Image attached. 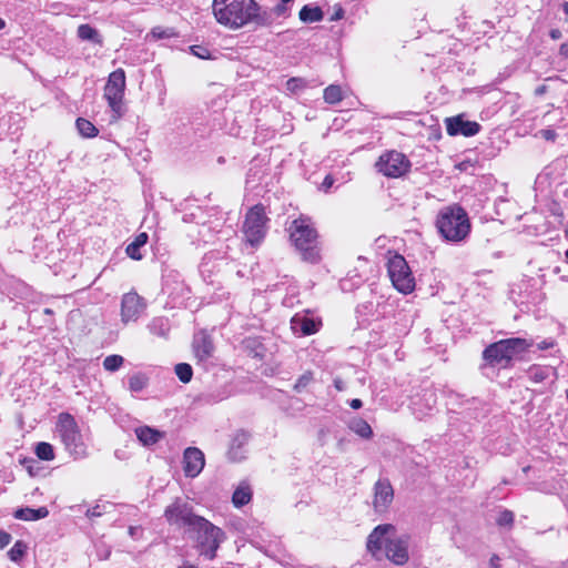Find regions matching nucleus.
Listing matches in <instances>:
<instances>
[{"label": "nucleus", "mask_w": 568, "mask_h": 568, "mask_svg": "<svg viewBox=\"0 0 568 568\" xmlns=\"http://www.w3.org/2000/svg\"><path fill=\"white\" fill-rule=\"evenodd\" d=\"M212 13L219 24L232 31L250 24L266 27L271 23L268 14L255 0H213Z\"/></svg>", "instance_id": "1"}, {"label": "nucleus", "mask_w": 568, "mask_h": 568, "mask_svg": "<svg viewBox=\"0 0 568 568\" xmlns=\"http://www.w3.org/2000/svg\"><path fill=\"white\" fill-rule=\"evenodd\" d=\"M409 535L397 536L394 525L382 524L368 535L366 549L377 560L385 557L394 565L403 566L409 560Z\"/></svg>", "instance_id": "2"}, {"label": "nucleus", "mask_w": 568, "mask_h": 568, "mask_svg": "<svg viewBox=\"0 0 568 568\" xmlns=\"http://www.w3.org/2000/svg\"><path fill=\"white\" fill-rule=\"evenodd\" d=\"M290 239L304 261H320L318 235L312 221L306 216L294 220L290 225Z\"/></svg>", "instance_id": "3"}, {"label": "nucleus", "mask_w": 568, "mask_h": 568, "mask_svg": "<svg viewBox=\"0 0 568 568\" xmlns=\"http://www.w3.org/2000/svg\"><path fill=\"white\" fill-rule=\"evenodd\" d=\"M439 234L449 242H462L470 232L467 212L459 205H449L439 210L436 217Z\"/></svg>", "instance_id": "4"}, {"label": "nucleus", "mask_w": 568, "mask_h": 568, "mask_svg": "<svg viewBox=\"0 0 568 568\" xmlns=\"http://www.w3.org/2000/svg\"><path fill=\"white\" fill-rule=\"evenodd\" d=\"M54 430L70 456L74 459H82L88 456L83 434L71 414L60 413L57 417Z\"/></svg>", "instance_id": "5"}, {"label": "nucleus", "mask_w": 568, "mask_h": 568, "mask_svg": "<svg viewBox=\"0 0 568 568\" xmlns=\"http://www.w3.org/2000/svg\"><path fill=\"white\" fill-rule=\"evenodd\" d=\"M530 345L529 342L519 337L501 339L487 346L483 357L491 366L506 367L517 355L526 352Z\"/></svg>", "instance_id": "6"}, {"label": "nucleus", "mask_w": 568, "mask_h": 568, "mask_svg": "<svg viewBox=\"0 0 568 568\" xmlns=\"http://www.w3.org/2000/svg\"><path fill=\"white\" fill-rule=\"evenodd\" d=\"M387 273L393 286L403 294L415 290V278L405 257L397 253H387Z\"/></svg>", "instance_id": "7"}, {"label": "nucleus", "mask_w": 568, "mask_h": 568, "mask_svg": "<svg viewBox=\"0 0 568 568\" xmlns=\"http://www.w3.org/2000/svg\"><path fill=\"white\" fill-rule=\"evenodd\" d=\"M192 530L197 534L201 554L212 560L216 556L220 545L225 539L224 531L203 517L197 520Z\"/></svg>", "instance_id": "8"}, {"label": "nucleus", "mask_w": 568, "mask_h": 568, "mask_svg": "<svg viewBox=\"0 0 568 568\" xmlns=\"http://www.w3.org/2000/svg\"><path fill=\"white\" fill-rule=\"evenodd\" d=\"M267 222L268 217L262 204L251 207L245 215L242 226L245 241L252 246L258 245L265 237Z\"/></svg>", "instance_id": "9"}, {"label": "nucleus", "mask_w": 568, "mask_h": 568, "mask_svg": "<svg viewBox=\"0 0 568 568\" xmlns=\"http://www.w3.org/2000/svg\"><path fill=\"white\" fill-rule=\"evenodd\" d=\"M125 90V73L122 69H118L110 73L108 82L104 87V98L111 108L113 115L112 120H119L123 113V97Z\"/></svg>", "instance_id": "10"}, {"label": "nucleus", "mask_w": 568, "mask_h": 568, "mask_svg": "<svg viewBox=\"0 0 568 568\" xmlns=\"http://www.w3.org/2000/svg\"><path fill=\"white\" fill-rule=\"evenodd\" d=\"M375 166L387 178H399L408 172L410 163L403 153L389 151L379 156Z\"/></svg>", "instance_id": "11"}, {"label": "nucleus", "mask_w": 568, "mask_h": 568, "mask_svg": "<svg viewBox=\"0 0 568 568\" xmlns=\"http://www.w3.org/2000/svg\"><path fill=\"white\" fill-rule=\"evenodd\" d=\"M164 516L170 525L187 526L191 529L202 517L193 514L191 506L180 499L165 508Z\"/></svg>", "instance_id": "12"}, {"label": "nucleus", "mask_w": 568, "mask_h": 568, "mask_svg": "<svg viewBox=\"0 0 568 568\" xmlns=\"http://www.w3.org/2000/svg\"><path fill=\"white\" fill-rule=\"evenodd\" d=\"M145 308L146 303L138 293H125L121 298V322L124 325L136 322Z\"/></svg>", "instance_id": "13"}, {"label": "nucleus", "mask_w": 568, "mask_h": 568, "mask_svg": "<svg viewBox=\"0 0 568 568\" xmlns=\"http://www.w3.org/2000/svg\"><path fill=\"white\" fill-rule=\"evenodd\" d=\"M394 499V490L387 479H379L374 486L373 506L375 511L385 513Z\"/></svg>", "instance_id": "14"}, {"label": "nucleus", "mask_w": 568, "mask_h": 568, "mask_svg": "<svg viewBox=\"0 0 568 568\" xmlns=\"http://www.w3.org/2000/svg\"><path fill=\"white\" fill-rule=\"evenodd\" d=\"M205 465L204 454L196 447H189L183 454V470L187 477H196Z\"/></svg>", "instance_id": "15"}, {"label": "nucleus", "mask_w": 568, "mask_h": 568, "mask_svg": "<svg viewBox=\"0 0 568 568\" xmlns=\"http://www.w3.org/2000/svg\"><path fill=\"white\" fill-rule=\"evenodd\" d=\"M480 125L474 121H467L463 115L446 119V130L449 135L462 134L473 136L479 132Z\"/></svg>", "instance_id": "16"}, {"label": "nucleus", "mask_w": 568, "mask_h": 568, "mask_svg": "<svg viewBox=\"0 0 568 568\" xmlns=\"http://www.w3.org/2000/svg\"><path fill=\"white\" fill-rule=\"evenodd\" d=\"M321 324L320 320H315L307 314H296L291 320V327L293 332L301 333L302 335H312L316 333Z\"/></svg>", "instance_id": "17"}, {"label": "nucleus", "mask_w": 568, "mask_h": 568, "mask_svg": "<svg viewBox=\"0 0 568 568\" xmlns=\"http://www.w3.org/2000/svg\"><path fill=\"white\" fill-rule=\"evenodd\" d=\"M193 351L200 362H205L213 356L214 345L211 337L204 332L194 335Z\"/></svg>", "instance_id": "18"}, {"label": "nucleus", "mask_w": 568, "mask_h": 568, "mask_svg": "<svg viewBox=\"0 0 568 568\" xmlns=\"http://www.w3.org/2000/svg\"><path fill=\"white\" fill-rule=\"evenodd\" d=\"M135 435L140 443L144 446L154 445L163 437V433L149 426H141L135 428Z\"/></svg>", "instance_id": "19"}, {"label": "nucleus", "mask_w": 568, "mask_h": 568, "mask_svg": "<svg viewBox=\"0 0 568 568\" xmlns=\"http://www.w3.org/2000/svg\"><path fill=\"white\" fill-rule=\"evenodd\" d=\"M348 427L352 432L364 439H369L373 436V430L369 424L361 417H355L349 420Z\"/></svg>", "instance_id": "20"}, {"label": "nucleus", "mask_w": 568, "mask_h": 568, "mask_svg": "<svg viewBox=\"0 0 568 568\" xmlns=\"http://www.w3.org/2000/svg\"><path fill=\"white\" fill-rule=\"evenodd\" d=\"M48 515L49 511L45 507H40L38 509L20 508L14 513V517L21 520H38L45 518Z\"/></svg>", "instance_id": "21"}, {"label": "nucleus", "mask_w": 568, "mask_h": 568, "mask_svg": "<svg viewBox=\"0 0 568 568\" xmlns=\"http://www.w3.org/2000/svg\"><path fill=\"white\" fill-rule=\"evenodd\" d=\"M252 499V490L248 485H240L232 496V503L235 507L240 508L247 505Z\"/></svg>", "instance_id": "22"}, {"label": "nucleus", "mask_w": 568, "mask_h": 568, "mask_svg": "<svg viewBox=\"0 0 568 568\" xmlns=\"http://www.w3.org/2000/svg\"><path fill=\"white\" fill-rule=\"evenodd\" d=\"M298 17L304 23L318 22L323 19V11L320 7L304 6L300 11Z\"/></svg>", "instance_id": "23"}, {"label": "nucleus", "mask_w": 568, "mask_h": 568, "mask_svg": "<svg viewBox=\"0 0 568 568\" xmlns=\"http://www.w3.org/2000/svg\"><path fill=\"white\" fill-rule=\"evenodd\" d=\"M78 37L83 41H91L97 44H102V38L100 37L97 29L90 24H80L78 27Z\"/></svg>", "instance_id": "24"}, {"label": "nucleus", "mask_w": 568, "mask_h": 568, "mask_svg": "<svg viewBox=\"0 0 568 568\" xmlns=\"http://www.w3.org/2000/svg\"><path fill=\"white\" fill-rule=\"evenodd\" d=\"M148 239L149 236L144 232L136 235L134 241L128 245L126 254L133 260H141L142 255L140 253V247L146 244Z\"/></svg>", "instance_id": "25"}, {"label": "nucleus", "mask_w": 568, "mask_h": 568, "mask_svg": "<svg viewBox=\"0 0 568 568\" xmlns=\"http://www.w3.org/2000/svg\"><path fill=\"white\" fill-rule=\"evenodd\" d=\"M323 98L329 104H336L343 100V91L339 85L331 84L324 90Z\"/></svg>", "instance_id": "26"}, {"label": "nucleus", "mask_w": 568, "mask_h": 568, "mask_svg": "<svg viewBox=\"0 0 568 568\" xmlns=\"http://www.w3.org/2000/svg\"><path fill=\"white\" fill-rule=\"evenodd\" d=\"M36 455L39 459L45 460V462H51L55 457L53 446L45 442H41V443L37 444Z\"/></svg>", "instance_id": "27"}, {"label": "nucleus", "mask_w": 568, "mask_h": 568, "mask_svg": "<svg viewBox=\"0 0 568 568\" xmlns=\"http://www.w3.org/2000/svg\"><path fill=\"white\" fill-rule=\"evenodd\" d=\"M77 129L84 138H94L98 135V129L89 121L82 118L77 120Z\"/></svg>", "instance_id": "28"}, {"label": "nucleus", "mask_w": 568, "mask_h": 568, "mask_svg": "<svg viewBox=\"0 0 568 568\" xmlns=\"http://www.w3.org/2000/svg\"><path fill=\"white\" fill-rule=\"evenodd\" d=\"M146 383L148 378L145 377V375L138 373L129 378V388L131 392L138 393L141 392L146 386Z\"/></svg>", "instance_id": "29"}, {"label": "nucleus", "mask_w": 568, "mask_h": 568, "mask_svg": "<svg viewBox=\"0 0 568 568\" xmlns=\"http://www.w3.org/2000/svg\"><path fill=\"white\" fill-rule=\"evenodd\" d=\"M124 362V358L121 355H109L103 361L104 369L109 372L118 371Z\"/></svg>", "instance_id": "30"}, {"label": "nucleus", "mask_w": 568, "mask_h": 568, "mask_svg": "<svg viewBox=\"0 0 568 568\" xmlns=\"http://www.w3.org/2000/svg\"><path fill=\"white\" fill-rule=\"evenodd\" d=\"M26 551L27 545L23 541L18 540L16 541L13 547L8 551V556L12 561L18 562L24 556Z\"/></svg>", "instance_id": "31"}, {"label": "nucleus", "mask_w": 568, "mask_h": 568, "mask_svg": "<svg viewBox=\"0 0 568 568\" xmlns=\"http://www.w3.org/2000/svg\"><path fill=\"white\" fill-rule=\"evenodd\" d=\"M175 374L182 383H189L192 378V367L186 363H180L175 366Z\"/></svg>", "instance_id": "32"}, {"label": "nucleus", "mask_w": 568, "mask_h": 568, "mask_svg": "<svg viewBox=\"0 0 568 568\" xmlns=\"http://www.w3.org/2000/svg\"><path fill=\"white\" fill-rule=\"evenodd\" d=\"M496 523L498 526L511 527L514 523V513L507 509L500 511Z\"/></svg>", "instance_id": "33"}, {"label": "nucleus", "mask_w": 568, "mask_h": 568, "mask_svg": "<svg viewBox=\"0 0 568 568\" xmlns=\"http://www.w3.org/2000/svg\"><path fill=\"white\" fill-rule=\"evenodd\" d=\"M305 87L306 82L302 78H291L286 81V89L292 93H296Z\"/></svg>", "instance_id": "34"}, {"label": "nucleus", "mask_w": 568, "mask_h": 568, "mask_svg": "<svg viewBox=\"0 0 568 568\" xmlns=\"http://www.w3.org/2000/svg\"><path fill=\"white\" fill-rule=\"evenodd\" d=\"M294 0H280V3L273 8V12L276 17H286L288 14V4L293 3Z\"/></svg>", "instance_id": "35"}, {"label": "nucleus", "mask_w": 568, "mask_h": 568, "mask_svg": "<svg viewBox=\"0 0 568 568\" xmlns=\"http://www.w3.org/2000/svg\"><path fill=\"white\" fill-rule=\"evenodd\" d=\"M313 379V374L311 372H306L298 377L294 385V389L301 392L304 389Z\"/></svg>", "instance_id": "36"}, {"label": "nucleus", "mask_w": 568, "mask_h": 568, "mask_svg": "<svg viewBox=\"0 0 568 568\" xmlns=\"http://www.w3.org/2000/svg\"><path fill=\"white\" fill-rule=\"evenodd\" d=\"M248 440V434L245 432H239L235 434V436L232 439L231 444V452L233 453L235 447H241L242 445L246 444Z\"/></svg>", "instance_id": "37"}, {"label": "nucleus", "mask_w": 568, "mask_h": 568, "mask_svg": "<svg viewBox=\"0 0 568 568\" xmlns=\"http://www.w3.org/2000/svg\"><path fill=\"white\" fill-rule=\"evenodd\" d=\"M108 507H110L108 503L98 504L94 507L87 510V516L90 518L100 517L102 514L106 513Z\"/></svg>", "instance_id": "38"}, {"label": "nucleus", "mask_w": 568, "mask_h": 568, "mask_svg": "<svg viewBox=\"0 0 568 568\" xmlns=\"http://www.w3.org/2000/svg\"><path fill=\"white\" fill-rule=\"evenodd\" d=\"M529 375L535 382H541L547 377L546 371L540 367L530 368Z\"/></svg>", "instance_id": "39"}, {"label": "nucleus", "mask_w": 568, "mask_h": 568, "mask_svg": "<svg viewBox=\"0 0 568 568\" xmlns=\"http://www.w3.org/2000/svg\"><path fill=\"white\" fill-rule=\"evenodd\" d=\"M192 54H194L195 57L197 58H201V59H209L210 58V51L204 48V47H201V45H192L190 48Z\"/></svg>", "instance_id": "40"}, {"label": "nucleus", "mask_w": 568, "mask_h": 568, "mask_svg": "<svg viewBox=\"0 0 568 568\" xmlns=\"http://www.w3.org/2000/svg\"><path fill=\"white\" fill-rule=\"evenodd\" d=\"M151 33L158 39L169 38L173 34L172 30H163L161 28H154Z\"/></svg>", "instance_id": "41"}, {"label": "nucleus", "mask_w": 568, "mask_h": 568, "mask_svg": "<svg viewBox=\"0 0 568 568\" xmlns=\"http://www.w3.org/2000/svg\"><path fill=\"white\" fill-rule=\"evenodd\" d=\"M11 541V535L3 531V530H0V549H3L4 547H7Z\"/></svg>", "instance_id": "42"}, {"label": "nucleus", "mask_w": 568, "mask_h": 568, "mask_svg": "<svg viewBox=\"0 0 568 568\" xmlns=\"http://www.w3.org/2000/svg\"><path fill=\"white\" fill-rule=\"evenodd\" d=\"M333 183H334L333 179L329 175H327L324 179L322 186L324 190H328L333 185Z\"/></svg>", "instance_id": "43"}, {"label": "nucleus", "mask_w": 568, "mask_h": 568, "mask_svg": "<svg viewBox=\"0 0 568 568\" xmlns=\"http://www.w3.org/2000/svg\"><path fill=\"white\" fill-rule=\"evenodd\" d=\"M559 53L568 58V41L560 45Z\"/></svg>", "instance_id": "44"}, {"label": "nucleus", "mask_w": 568, "mask_h": 568, "mask_svg": "<svg viewBox=\"0 0 568 568\" xmlns=\"http://www.w3.org/2000/svg\"><path fill=\"white\" fill-rule=\"evenodd\" d=\"M542 136H544L545 139H547V140H554V139H555V136H556V134H555V132H554V131H551V130H545V131H542Z\"/></svg>", "instance_id": "45"}, {"label": "nucleus", "mask_w": 568, "mask_h": 568, "mask_svg": "<svg viewBox=\"0 0 568 568\" xmlns=\"http://www.w3.org/2000/svg\"><path fill=\"white\" fill-rule=\"evenodd\" d=\"M549 34H550L551 39H554V40H558L561 38V32L558 29L550 30Z\"/></svg>", "instance_id": "46"}, {"label": "nucleus", "mask_w": 568, "mask_h": 568, "mask_svg": "<svg viewBox=\"0 0 568 568\" xmlns=\"http://www.w3.org/2000/svg\"><path fill=\"white\" fill-rule=\"evenodd\" d=\"M334 386H335V388H336L337 390H339V392L344 390V388H345V387H344V383H343V381H342V379H339V378H336V379L334 381Z\"/></svg>", "instance_id": "47"}, {"label": "nucleus", "mask_w": 568, "mask_h": 568, "mask_svg": "<svg viewBox=\"0 0 568 568\" xmlns=\"http://www.w3.org/2000/svg\"><path fill=\"white\" fill-rule=\"evenodd\" d=\"M362 405H363V403H362V400H361V399H358V398H355V399H353V400L351 402V407H352L353 409H358V408H361V407H362Z\"/></svg>", "instance_id": "48"}, {"label": "nucleus", "mask_w": 568, "mask_h": 568, "mask_svg": "<svg viewBox=\"0 0 568 568\" xmlns=\"http://www.w3.org/2000/svg\"><path fill=\"white\" fill-rule=\"evenodd\" d=\"M498 561H499V558L497 556H493L490 558V566H491V568H499Z\"/></svg>", "instance_id": "49"}, {"label": "nucleus", "mask_w": 568, "mask_h": 568, "mask_svg": "<svg viewBox=\"0 0 568 568\" xmlns=\"http://www.w3.org/2000/svg\"><path fill=\"white\" fill-rule=\"evenodd\" d=\"M343 14H344V11H343V9H341V8H339V9L335 12V14L332 17V20H339V19H342V18H343Z\"/></svg>", "instance_id": "50"}, {"label": "nucleus", "mask_w": 568, "mask_h": 568, "mask_svg": "<svg viewBox=\"0 0 568 568\" xmlns=\"http://www.w3.org/2000/svg\"><path fill=\"white\" fill-rule=\"evenodd\" d=\"M562 10H564L565 14H567V16H568V2H565V3L562 4Z\"/></svg>", "instance_id": "51"}, {"label": "nucleus", "mask_w": 568, "mask_h": 568, "mask_svg": "<svg viewBox=\"0 0 568 568\" xmlns=\"http://www.w3.org/2000/svg\"><path fill=\"white\" fill-rule=\"evenodd\" d=\"M6 26V22L0 18V30L3 29Z\"/></svg>", "instance_id": "52"}, {"label": "nucleus", "mask_w": 568, "mask_h": 568, "mask_svg": "<svg viewBox=\"0 0 568 568\" xmlns=\"http://www.w3.org/2000/svg\"><path fill=\"white\" fill-rule=\"evenodd\" d=\"M130 534H131V535H133V534H134V528H133V527H131V528H130Z\"/></svg>", "instance_id": "53"}, {"label": "nucleus", "mask_w": 568, "mask_h": 568, "mask_svg": "<svg viewBox=\"0 0 568 568\" xmlns=\"http://www.w3.org/2000/svg\"><path fill=\"white\" fill-rule=\"evenodd\" d=\"M565 256H566V258L568 261V250L566 251Z\"/></svg>", "instance_id": "54"}, {"label": "nucleus", "mask_w": 568, "mask_h": 568, "mask_svg": "<svg viewBox=\"0 0 568 568\" xmlns=\"http://www.w3.org/2000/svg\"><path fill=\"white\" fill-rule=\"evenodd\" d=\"M566 235H567V237H568V229L566 230Z\"/></svg>", "instance_id": "55"}]
</instances>
